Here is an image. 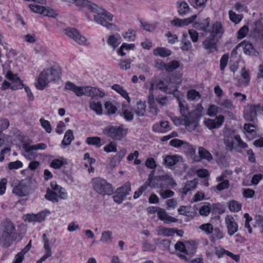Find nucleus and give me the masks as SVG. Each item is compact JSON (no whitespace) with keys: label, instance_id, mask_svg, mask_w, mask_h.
<instances>
[{"label":"nucleus","instance_id":"nucleus-1","mask_svg":"<svg viewBox=\"0 0 263 263\" xmlns=\"http://www.w3.org/2000/svg\"><path fill=\"white\" fill-rule=\"evenodd\" d=\"M84 13L88 19L94 21L96 23L108 29L114 30L116 27L115 25L110 22L113 20V15L95 4L90 2H86Z\"/></svg>","mask_w":263,"mask_h":263},{"label":"nucleus","instance_id":"nucleus-2","mask_svg":"<svg viewBox=\"0 0 263 263\" xmlns=\"http://www.w3.org/2000/svg\"><path fill=\"white\" fill-rule=\"evenodd\" d=\"M174 96L177 98L180 108V112L182 115L181 118L172 116L171 118L172 122L176 126L184 125L190 131L194 130L197 127V120L191 119V113L189 111V107L187 103L184 100H182L181 97L183 95L179 91V93H175Z\"/></svg>","mask_w":263,"mask_h":263},{"label":"nucleus","instance_id":"nucleus-3","mask_svg":"<svg viewBox=\"0 0 263 263\" xmlns=\"http://www.w3.org/2000/svg\"><path fill=\"white\" fill-rule=\"evenodd\" d=\"M181 82V79L180 77H172L167 85H165L163 81L160 80H156L151 84L150 90V96H149V103L150 104L151 111L155 114L157 115V109L156 108L153 106V95L152 91L156 88L159 89L161 91L168 93H173L175 95V93H179V91L177 89V87L180 84Z\"/></svg>","mask_w":263,"mask_h":263},{"label":"nucleus","instance_id":"nucleus-4","mask_svg":"<svg viewBox=\"0 0 263 263\" xmlns=\"http://www.w3.org/2000/svg\"><path fill=\"white\" fill-rule=\"evenodd\" d=\"M59 77L60 71L57 67L51 66L44 68L36 79L35 87L38 90H43L48 87L51 82L59 79Z\"/></svg>","mask_w":263,"mask_h":263},{"label":"nucleus","instance_id":"nucleus-5","mask_svg":"<svg viewBox=\"0 0 263 263\" xmlns=\"http://www.w3.org/2000/svg\"><path fill=\"white\" fill-rule=\"evenodd\" d=\"M66 90H70L78 97L85 95L92 98H102L105 96V92L102 89L96 87L87 86H78L71 82H67L65 84Z\"/></svg>","mask_w":263,"mask_h":263},{"label":"nucleus","instance_id":"nucleus-6","mask_svg":"<svg viewBox=\"0 0 263 263\" xmlns=\"http://www.w3.org/2000/svg\"><path fill=\"white\" fill-rule=\"evenodd\" d=\"M224 142L230 149L236 147L244 148L247 145L242 141L240 136L232 129H227L224 134Z\"/></svg>","mask_w":263,"mask_h":263},{"label":"nucleus","instance_id":"nucleus-7","mask_svg":"<svg viewBox=\"0 0 263 263\" xmlns=\"http://www.w3.org/2000/svg\"><path fill=\"white\" fill-rule=\"evenodd\" d=\"M91 183L93 190L100 194L109 195L113 192L111 185L102 178H93Z\"/></svg>","mask_w":263,"mask_h":263},{"label":"nucleus","instance_id":"nucleus-8","mask_svg":"<svg viewBox=\"0 0 263 263\" xmlns=\"http://www.w3.org/2000/svg\"><path fill=\"white\" fill-rule=\"evenodd\" d=\"M6 78L8 80L3 82L1 88L6 90L8 88L16 90L22 88V82L18 77L12 73L11 71H8L5 75Z\"/></svg>","mask_w":263,"mask_h":263},{"label":"nucleus","instance_id":"nucleus-9","mask_svg":"<svg viewBox=\"0 0 263 263\" xmlns=\"http://www.w3.org/2000/svg\"><path fill=\"white\" fill-rule=\"evenodd\" d=\"M127 128L123 125L109 126L104 129V133L113 139L120 140L127 134Z\"/></svg>","mask_w":263,"mask_h":263},{"label":"nucleus","instance_id":"nucleus-10","mask_svg":"<svg viewBox=\"0 0 263 263\" xmlns=\"http://www.w3.org/2000/svg\"><path fill=\"white\" fill-rule=\"evenodd\" d=\"M50 213V211L45 209L36 214L31 213L24 215L23 219L27 222L41 223L44 221Z\"/></svg>","mask_w":263,"mask_h":263},{"label":"nucleus","instance_id":"nucleus-11","mask_svg":"<svg viewBox=\"0 0 263 263\" xmlns=\"http://www.w3.org/2000/svg\"><path fill=\"white\" fill-rule=\"evenodd\" d=\"M13 193L23 197L29 195L31 193V182L29 179L22 180L19 184L13 189Z\"/></svg>","mask_w":263,"mask_h":263},{"label":"nucleus","instance_id":"nucleus-12","mask_svg":"<svg viewBox=\"0 0 263 263\" xmlns=\"http://www.w3.org/2000/svg\"><path fill=\"white\" fill-rule=\"evenodd\" d=\"M64 31L66 35L72 38L78 44L86 46L90 45L88 40L81 34L75 28H68L65 29Z\"/></svg>","mask_w":263,"mask_h":263},{"label":"nucleus","instance_id":"nucleus-13","mask_svg":"<svg viewBox=\"0 0 263 263\" xmlns=\"http://www.w3.org/2000/svg\"><path fill=\"white\" fill-rule=\"evenodd\" d=\"M28 6L32 12L45 16L55 17L57 15L55 11L49 7L40 6L35 4H30Z\"/></svg>","mask_w":263,"mask_h":263},{"label":"nucleus","instance_id":"nucleus-14","mask_svg":"<svg viewBox=\"0 0 263 263\" xmlns=\"http://www.w3.org/2000/svg\"><path fill=\"white\" fill-rule=\"evenodd\" d=\"M43 239L44 242L43 248L44 249V255L39 259L36 263H42L45 260H46L48 258L51 256L52 255V251H51V246H53L55 242H56L55 238H52L51 240H49L46 235L44 234L43 235Z\"/></svg>","mask_w":263,"mask_h":263},{"label":"nucleus","instance_id":"nucleus-15","mask_svg":"<svg viewBox=\"0 0 263 263\" xmlns=\"http://www.w3.org/2000/svg\"><path fill=\"white\" fill-rule=\"evenodd\" d=\"M47 147L45 143H40L34 145L26 144L24 146V155L29 159L35 158L36 156L34 151L44 150Z\"/></svg>","mask_w":263,"mask_h":263},{"label":"nucleus","instance_id":"nucleus-16","mask_svg":"<svg viewBox=\"0 0 263 263\" xmlns=\"http://www.w3.org/2000/svg\"><path fill=\"white\" fill-rule=\"evenodd\" d=\"M261 111H263V106L261 108L259 105H248L244 110L245 118L248 121H253Z\"/></svg>","mask_w":263,"mask_h":263},{"label":"nucleus","instance_id":"nucleus-17","mask_svg":"<svg viewBox=\"0 0 263 263\" xmlns=\"http://www.w3.org/2000/svg\"><path fill=\"white\" fill-rule=\"evenodd\" d=\"M196 14L193 15L190 17L184 19L175 18L171 21V25L176 27H184L193 23L197 18Z\"/></svg>","mask_w":263,"mask_h":263},{"label":"nucleus","instance_id":"nucleus-18","mask_svg":"<svg viewBox=\"0 0 263 263\" xmlns=\"http://www.w3.org/2000/svg\"><path fill=\"white\" fill-rule=\"evenodd\" d=\"M224 120L222 115L217 116L214 119H205L204 121L205 125L210 129L217 128L220 127Z\"/></svg>","mask_w":263,"mask_h":263},{"label":"nucleus","instance_id":"nucleus-19","mask_svg":"<svg viewBox=\"0 0 263 263\" xmlns=\"http://www.w3.org/2000/svg\"><path fill=\"white\" fill-rule=\"evenodd\" d=\"M14 226L9 221H3L0 227V236L3 238L8 237L13 232Z\"/></svg>","mask_w":263,"mask_h":263},{"label":"nucleus","instance_id":"nucleus-20","mask_svg":"<svg viewBox=\"0 0 263 263\" xmlns=\"http://www.w3.org/2000/svg\"><path fill=\"white\" fill-rule=\"evenodd\" d=\"M225 223L226 224L228 234L232 236L238 230V225L234 217L231 215H227L225 217Z\"/></svg>","mask_w":263,"mask_h":263},{"label":"nucleus","instance_id":"nucleus-21","mask_svg":"<svg viewBox=\"0 0 263 263\" xmlns=\"http://www.w3.org/2000/svg\"><path fill=\"white\" fill-rule=\"evenodd\" d=\"M121 36L118 33L110 34L106 39L107 44L113 50L116 49L121 44Z\"/></svg>","mask_w":263,"mask_h":263},{"label":"nucleus","instance_id":"nucleus-22","mask_svg":"<svg viewBox=\"0 0 263 263\" xmlns=\"http://www.w3.org/2000/svg\"><path fill=\"white\" fill-rule=\"evenodd\" d=\"M144 184H147V187L151 188L163 187L162 177H154L153 175H149L148 180Z\"/></svg>","mask_w":263,"mask_h":263},{"label":"nucleus","instance_id":"nucleus-23","mask_svg":"<svg viewBox=\"0 0 263 263\" xmlns=\"http://www.w3.org/2000/svg\"><path fill=\"white\" fill-rule=\"evenodd\" d=\"M50 187L58 194V200L59 198L63 200L68 198V193L66 190L57 184L55 181H52L50 183Z\"/></svg>","mask_w":263,"mask_h":263},{"label":"nucleus","instance_id":"nucleus-24","mask_svg":"<svg viewBox=\"0 0 263 263\" xmlns=\"http://www.w3.org/2000/svg\"><path fill=\"white\" fill-rule=\"evenodd\" d=\"M210 22V18L208 17L201 21L194 22L193 23V27L199 30H201L204 32L206 33L209 30Z\"/></svg>","mask_w":263,"mask_h":263},{"label":"nucleus","instance_id":"nucleus-25","mask_svg":"<svg viewBox=\"0 0 263 263\" xmlns=\"http://www.w3.org/2000/svg\"><path fill=\"white\" fill-rule=\"evenodd\" d=\"M153 129L156 133H164L169 131L171 127L168 122L164 121L155 123L153 125Z\"/></svg>","mask_w":263,"mask_h":263},{"label":"nucleus","instance_id":"nucleus-26","mask_svg":"<svg viewBox=\"0 0 263 263\" xmlns=\"http://www.w3.org/2000/svg\"><path fill=\"white\" fill-rule=\"evenodd\" d=\"M229 174L228 171H225L223 172L221 175L217 177L216 178V180L218 182L221 181L220 183H218L216 188L218 191H221L224 189H226L228 188L229 186V182L228 180H224V178L226 177L227 175Z\"/></svg>","mask_w":263,"mask_h":263},{"label":"nucleus","instance_id":"nucleus-27","mask_svg":"<svg viewBox=\"0 0 263 263\" xmlns=\"http://www.w3.org/2000/svg\"><path fill=\"white\" fill-rule=\"evenodd\" d=\"M181 160L178 155H167L163 156V163L167 167L173 166Z\"/></svg>","mask_w":263,"mask_h":263},{"label":"nucleus","instance_id":"nucleus-28","mask_svg":"<svg viewBox=\"0 0 263 263\" xmlns=\"http://www.w3.org/2000/svg\"><path fill=\"white\" fill-rule=\"evenodd\" d=\"M158 216L161 220L166 223H170L177 221L176 218L168 215L165 210L161 208L158 211Z\"/></svg>","mask_w":263,"mask_h":263},{"label":"nucleus","instance_id":"nucleus-29","mask_svg":"<svg viewBox=\"0 0 263 263\" xmlns=\"http://www.w3.org/2000/svg\"><path fill=\"white\" fill-rule=\"evenodd\" d=\"M244 133L246 137L249 139L252 140L256 135V126L254 125L246 123L244 125Z\"/></svg>","mask_w":263,"mask_h":263},{"label":"nucleus","instance_id":"nucleus-30","mask_svg":"<svg viewBox=\"0 0 263 263\" xmlns=\"http://www.w3.org/2000/svg\"><path fill=\"white\" fill-rule=\"evenodd\" d=\"M121 116L126 121H132L134 118L133 109L128 105L122 104Z\"/></svg>","mask_w":263,"mask_h":263},{"label":"nucleus","instance_id":"nucleus-31","mask_svg":"<svg viewBox=\"0 0 263 263\" xmlns=\"http://www.w3.org/2000/svg\"><path fill=\"white\" fill-rule=\"evenodd\" d=\"M239 47L243 50L245 54L249 55H254L256 54V50L253 45L249 42L243 41L239 44Z\"/></svg>","mask_w":263,"mask_h":263},{"label":"nucleus","instance_id":"nucleus-32","mask_svg":"<svg viewBox=\"0 0 263 263\" xmlns=\"http://www.w3.org/2000/svg\"><path fill=\"white\" fill-rule=\"evenodd\" d=\"M111 88L116 91L123 98H124L128 103H130L131 99L129 97L128 93L124 88V87L119 84H114L111 86Z\"/></svg>","mask_w":263,"mask_h":263},{"label":"nucleus","instance_id":"nucleus-33","mask_svg":"<svg viewBox=\"0 0 263 263\" xmlns=\"http://www.w3.org/2000/svg\"><path fill=\"white\" fill-rule=\"evenodd\" d=\"M135 47L134 44L123 43L117 50V54L121 57H123L126 54V51L134 50Z\"/></svg>","mask_w":263,"mask_h":263},{"label":"nucleus","instance_id":"nucleus-34","mask_svg":"<svg viewBox=\"0 0 263 263\" xmlns=\"http://www.w3.org/2000/svg\"><path fill=\"white\" fill-rule=\"evenodd\" d=\"M89 105L90 108L97 115H102L103 108L101 102L91 100L89 101Z\"/></svg>","mask_w":263,"mask_h":263},{"label":"nucleus","instance_id":"nucleus-35","mask_svg":"<svg viewBox=\"0 0 263 263\" xmlns=\"http://www.w3.org/2000/svg\"><path fill=\"white\" fill-rule=\"evenodd\" d=\"M223 32L221 24L219 22L215 23L212 27V30L210 33L211 36L214 37H219Z\"/></svg>","mask_w":263,"mask_h":263},{"label":"nucleus","instance_id":"nucleus-36","mask_svg":"<svg viewBox=\"0 0 263 263\" xmlns=\"http://www.w3.org/2000/svg\"><path fill=\"white\" fill-rule=\"evenodd\" d=\"M153 54L156 56L165 58L172 54L171 51L165 47H157L153 50Z\"/></svg>","mask_w":263,"mask_h":263},{"label":"nucleus","instance_id":"nucleus-37","mask_svg":"<svg viewBox=\"0 0 263 263\" xmlns=\"http://www.w3.org/2000/svg\"><path fill=\"white\" fill-rule=\"evenodd\" d=\"M68 161L63 157H60L52 160L50 166L54 169H59L63 166L67 164Z\"/></svg>","mask_w":263,"mask_h":263},{"label":"nucleus","instance_id":"nucleus-38","mask_svg":"<svg viewBox=\"0 0 263 263\" xmlns=\"http://www.w3.org/2000/svg\"><path fill=\"white\" fill-rule=\"evenodd\" d=\"M204 108L200 104L197 105L196 109L191 113V119H194L197 120V125H198V121L203 115Z\"/></svg>","mask_w":263,"mask_h":263},{"label":"nucleus","instance_id":"nucleus-39","mask_svg":"<svg viewBox=\"0 0 263 263\" xmlns=\"http://www.w3.org/2000/svg\"><path fill=\"white\" fill-rule=\"evenodd\" d=\"M196 244L194 241L185 242V255L187 257L192 256L196 252Z\"/></svg>","mask_w":263,"mask_h":263},{"label":"nucleus","instance_id":"nucleus-40","mask_svg":"<svg viewBox=\"0 0 263 263\" xmlns=\"http://www.w3.org/2000/svg\"><path fill=\"white\" fill-rule=\"evenodd\" d=\"M30 248L31 241L21 252L16 255L12 263H22L24 255L30 250Z\"/></svg>","mask_w":263,"mask_h":263},{"label":"nucleus","instance_id":"nucleus-41","mask_svg":"<svg viewBox=\"0 0 263 263\" xmlns=\"http://www.w3.org/2000/svg\"><path fill=\"white\" fill-rule=\"evenodd\" d=\"M253 30L255 36L262 37L263 35V26L260 21H257L255 22L253 27Z\"/></svg>","mask_w":263,"mask_h":263},{"label":"nucleus","instance_id":"nucleus-42","mask_svg":"<svg viewBox=\"0 0 263 263\" xmlns=\"http://www.w3.org/2000/svg\"><path fill=\"white\" fill-rule=\"evenodd\" d=\"M123 39L128 42L134 41L136 37V31L134 29H129L122 34Z\"/></svg>","mask_w":263,"mask_h":263},{"label":"nucleus","instance_id":"nucleus-43","mask_svg":"<svg viewBox=\"0 0 263 263\" xmlns=\"http://www.w3.org/2000/svg\"><path fill=\"white\" fill-rule=\"evenodd\" d=\"M215 37L210 35L209 37L203 42V45L206 49L212 50L216 48Z\"/></svg>","mask_w":263,"mask_h":263},{"label":"nucleus","instance_id":"nucleus-44","mask_svg":"<svg viewBox=\"0 0 263 263\" xmlns=\"http://www.w3.org/2000/svg\"><path fill=\"white\" fill-rule=\"evenodd\" d=\"M197 182L194 180L186 182L184 187L181 190V193L185 195L188 192L195 189L196 187Z\"/></svg>","mask_w":263,"mask_h":263},{"label":"nucleus","instance_id":"nucleus-45","mask_svg":"<svg viewBox=\"0 0 263 263\" xmlns=\"http://www.w3.org/2000/svg\"><path fill=\"white\" fill-rule=\"evenodd\" d=\"M146 112V104L145 102L139 101L137 103L135 113L138 116H143Z\"/></svg>","mask_w":263,"mask_h":263},{"label":"nucleus","instance_id":"nucleus-46","mask_svg":"<svg viewBox=\"0 0 263 263\" xmlns=\"http://www.w3.org/2000/svg\"><path fill=\"white\" fill-rule=\"evenodd\" d=\"M190 11V7L187 3L181 2L179 3L178 7V13L180 15L187 14Z\"/></svg>","mask_w":263,"mask_h":263},{"label":"nucleus","instance_id":"nucleus-47","mask_svg":"<svg viewBox=\"0 0 263 263\" xmlns=\"http://www.w3.org/2000/svg\"><path fill=\"white\" fill-rule=\"evenodd\" d=\"M228 206L231 212H238L241 210L242 204L239 202L233 200L228 203Z\"/></svg>","mask_w":263,"mask_h":263},{"label":"nucleus","instance_id":"nucleus-48","mask_svg":"<svg viewBox=\"0 0 263 263\" xmlns=\"http://www.w3.org/2000/svg\"><path fill=\"white\" fill-rule=\"evenodd\" d=\"M112 233L110 231H104L101 234L100 241L104 243H109L112 238Z\"/></svg>","mask_w":263,"mask_h":263},{"label":"nucleus","instance_id":"nucleus-49","mask_svg":"<svg viewBox=\"0 0 263 263\" xmlns=\"http://www.w3.org/2000/svg\"><path fill=\"white\" fill-rule=\"evenodd\" d=\"M45 197L48 200L51 201L53 202H58V196L56 192H54L52 189H48L47 190L46 194Z\"/></svg>","mask_w":263,"mask_h":263},{"label":"nucleus","instance_id":"nucleus-50","mask_svg":"<svg viewBox=\"0 0 263 263\" xmlns=\"http://www.w3.org/2000/svg\"><path fill=\"white\" fill-rule=\"evenodd\" d=\"M186 96L187 99L192 101H198L201 98L199 92L193 89H190L187 91Z\"/></svg>","mask_w":263,"mask_h":263},{"label":"nucleus","instance_id":"nucleus-51","mask_svg":"<svg viewBox=\"0 0 263 263\" xmlns=\"http://www.w3.org/2000/svg\"><path fill=\"white\" fill-rule=\"evenodd\" d=\"M73 139V132L71 130L69 129L65 133L62 143L65 146L68 145L71 143Z\"/></svg>","mask_w":263,"mask_h":263},{"label":"nucleus","instance_id":"nucleus-52","mask_svg":"<svg viewBox=\"0 0 263 263\" xmlns=\"http://www.w3.org/2000/svg\"><path fill=\"white\" fill-rule=\"evenodd\" d=\"M221 112V108L213 104L210 105L207 109V115L210 117H213Z\"/></svg>","mask_w":263,"mask_h":263},{"label":"nucleus","instance_id":"nucleus-53","mask_svg":"<svg viewBox=\"0 0 263 263\" xmlns=\"http://www.w3.org/2000/svg\"><path fill=\"white\" fill-rule=\"evenodd\" d=\"M217 104L220 106V107L221 108L222 110L223 109L232 110L234 108L232 102L229 99H224L222 101L219 100L217 101Z\"/></svg>","mask_w":263,"mask_h":263},{"label":"nucleus","instance_id":"nucleus-54","mask_svg":"<svg viewBox=\"0 0 263 263\" xmlns=\"http://www.w3.org/2000/svg\"><path fill=\"white\" fill-rule=\"evenodd\" d=\"M118 194H121L125 197L131 191V186L129 183H125L123 186L117 189Z\"/></svg>","mask_w":263,"mask_h":263},{"label":"nucleus","instance_id":"nucleus-55","mask_svg":"<svg viewBox=\"0 0 263 263\" xmlns=\"http://www.w3.org/2000/svg\"><path fill=\"white\" fill-rule=\"evenodd\" d=\"M157 232L159 235H163L166 236H171L175 233V231L172 228H165L163 227H160L157 229Z\"/></svg>","mask_w":263,"mask_h":263},{"label":"nucleus","instance_id":"nucleus-56","mask_svg":"<svg viewBox=\"0 0 263 263\" xmlns=\"http://www.w3.org/2000/svg\"><path fill=\"white\" fill-rule=\"evenodd\" d=\"M198 153L202 159H206L208 161H210L213 159L210 153L203 147H200L199 148Z\"/></svg>","mask_w":263,"mask_h":263},{"label":"nucleus","instance_id":"nucleus-57","mask_svg":"<svg viewBox=\"0 0 263 263\" xmlns=\"http://www.w3.org/2000/svg\"><path fill=\"white\" fill-rule=\"evenodd\" d=\"M86 142L89 145L97 147H100L102 145L101 139L98 137H88L86 139Z\"/></svg>","mask_w":263,"mask_h":263},{"label":"nucleus","instance_id":"nucleus-58","mask_svg":"<svg viewBox=\"0 0 263 263\" xmlns=\"http://www.w3.org/2000/svg\"><path fill=\"white\" fill-rule=\"evenodd\" d=\"M211 210V206L209 203L201 206L199 210V215L202 216H207L210 213Z\"/></svg>","mask_w":263,"mask_h":263},{"label":"nucleus","instance_id":"nucleus-59","mask_svg":"<svg viewBox=\"0 0 263 263\" xmlns=\"http://www.w3.org/2000/svg\"><path fill=\"white\" fill-rule=\"evenodd\" d=\"M40 123L42 127L47 133H51L52 132V126L50 122L43 118L40 119Z\"/></svg>","mask_w":263,"mask_h":263},{"label":"nucleus","instance_id":"nucleus-60","mask_svg":"<svg viewBox=\"0 0 263 263\" xmlns=\"http://www.w3.org/2000/svg\"><path fill=\"white\" fill-rule=\"evenodd\" d=\"M133 61L132 60L128 59L120 60L119 66L123 70H128L130 68V65Z\"/></svg>","mask_w":263,"mask_h":263},{"label":"nucleus","instance_id":"nucleus-61","mask_svg":"<svg viewBox=\"0 0 263 263\" xmlns=\"http://www.w3.org/2000/svg\"><path fill=\"white\" fill-rule=\"evenodd\" d=\"M199 229L204 232L206 234H211L214 230L213 225L211 223H204L200 226Z\"/></svg>","mask_w":263,"mask_h":263},{"label":"nucleus","instance_id":"nucleus-62","mask_svg":"<svg viewBox=\"0 0 263 263\" xmlns=\"http://www.w3.org/2000/svg\"><path fill=\"white\" fill-rule=\"evenodd\" d=\"M229 14L230 20L235 24H238L242 18L241 15L237 14L233 11H230Z\"/></svg>","mask_w":263,"mask_h":263},{"label":"nucleus","instance_id":"nucleus-63","mask_svg":"<svg viewBox=\"0 0 263 263\" xmlns=\"http://www.w3.org/2000/svg\"><path fill=\"white\" fill-rule=\"evenodd\" d=\"M104 106L107 114L109 115L114 114L117 110L116 106L109 101L106 102Z\"/></svg>","mask_w":263,"mask_h":263},{"label":"nucleus","instance_id":"nucleus-64","mask_svg":"<svg viewBox=\"0 0 263 263\" xmlns=\"http://www.w3.org/2000/svg\"><path fill=\"white\" fill-rule=\"evenodd\" d=\"M191 256L187 257L184 255H180L179 257L182 259L185 260L186 261L191 263H203V259L201 258H197L195 259H191Z\"/></svg>","mask_w":263,"mask_h":263}]
</instances>
